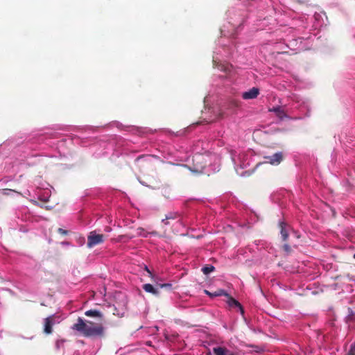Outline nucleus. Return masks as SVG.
Returning a JSON list of instances; mask_svg holds the SVG:
<instances>
[{"instance_id":"obj_4","label":"nucleus","mask_w":355,"mask_h":355,"mask_svg":"<svg viewBox=\"0 0 355 355\" xmlns=\"http://www.w3.org/2000/svg\"><path fill=\"white\" fill-rule=\"evenodd\" d=\"M266 159H268L267 162L270 163V164L277 165L282 160V155L281 153H277L272 156L266 157Z\"/></svg>"},{"instance_id":"obj_24","label":"nucleus","mask_w":355,"mask_h":355,"mask_svg":"<svg viewBox=\"0 0 355 355\" xmlns=\"http://www.w3.org/2000/svg\"><path fill=\"white\" fill-rule=\"evenodd\" d=\"M226 355H236V354H235L234 353L231 352H230V351H229V352L227 353V354H226Z\"/></svg>"},{"instance_id":"obj_22","label":"nucleus","mask_w":355,"mask_h":355,"mask_svg":"<svg viewBox=\"0 0 355 355\" xmlns=\"http://www.w3.org/2000/svg\"><path fill=\"white\" fill-rule=\"evenodd\" d=\"M124 311H125V309H123L121 313H114V314H117L118 315H120L121 317L124 315Z\"/></svg>"},{"instance_id":"obj_5","label":"nucleus","mask_w":355,"mask_h":355,"mask_svg":"<svg viewBox=\"0 0 355 355\" xmlns=\"http://www.w3.org/2000/svg\"><path fill=\"white\" fill-rule=\"evenodd\" d=\"M214 64L216 67L218 68V69L225 72H230L232 68V66L228 63H217L215 58H214Z\"/></svg>"},{"instance_id":"obj_17","label":"nucleus","mask_w":355,"mask_h":355,"mask_svg":"<svg viewBox=\"0 0 355 355\" xmlns=\"http://www.w3.org/2000/svg\"><path fill=\"white\" fill-rule=\"evenodd\" d=\"M208 158H209L208 156L197 155V156H196L195 160L197 162H204V161L206 162Z\"/></svg>"},{"instance_id":"obj_8","label":"nucleus","mask_w":355,"mask_h":355,"mask_svg":"<svg viewBox=\"0 0 355 355\" xmlns=\"http://www.w3.org/2000/svg\"><path fill=\"white\" fill-rule=\"evenodd\" d=\"M247 155L245 154H242L239 155V164L241 168H245L250 165V160L246 157Z\"/></svg>"},{"instance_id":"obj_2","label":"nucleus","mask_w":355,"mask_h":355,"mask_svg":"<svg viewBox=\"0 0 355 355\" xmlns=\"http://www.w3.org/2000/svg\"><path fill=\"white\" fill-rule=\"evenodd\" d=\"M103 241L104 236L103 234H97L95 231H93L88 236L87 245L89 248H92L103 243Z\"/></svg>"},{"instance_id":"obj_12","label":"nucleus","mask_w":355,"mask_h":355,"mask_svg":"<svg viewBox=\"0 0 355 355\" xmlns=\"http://www.w3.org/2000/svg\"><path fill=\"white\" fill-rule=\"evenodd\" d=\"M281 234L284 240H286L288 237V233L286 230V225L284 223H280Z\"/></svg>"},{"instance_id":"obj_23","label":"nucleus","mask_w":355,"mask_h":355,"mask_svg":"<svg viewBox=\"0 0 355 355\" xmlns=\"http://www.w3.org/2000/svg\"><path fill=\"white\" fill-rule=\"evenodd\" d=\"M58 231H59V232H60V233H61V234H67V231H66V230H62V229H61V228H59V229H58Z\"/></svg>"},{"instance_id":"obj_16","label":"nucleus","mask_w":355,"mask_h":355,"mask_svg":"<svg viewBox=\"0 0 355 355\" xmlns=\"http://www.w3.org/2000/svg\"><path fill=\"white\" fill-rule=\"evenodd\" d=\"M214 270V266H206L203 267L202 270L204 272V274L207 275L210 272H211Z\"/></svg>"},{"instance_id":"obj_14","label":"nucleus","mask_w":355,"mask_h":355,"mask_svg":"<svg viewBox=\"0 0 355 355\" xmlns=\"http://www.w3.org/2000/svg\"><path fill=\"white\" fill-rule=\"evenodd\" d=\"M228 304L231 306H235L239 307V309L242 311V307H241V304L234 299L230 298V300L228 301Z\"/></svg>"},{"instance_id":"obj_3","label":"nucleus","mask_w":355,"mask_h":355,"mask_svg":"<svg viewBox=\"0 0 355 355\" xmlns=\"http://www.w3.org/2000/svg\"><path fill=\"white\" fill-rule=\"evenodd\" d=\"M259 94V90L258 88L253 87L248 91L244 92L242 94V98L245 100L254 99L257 97Z\"/></svg>"},{"instance_id":"obj_26","label":"nucleus","mask_w":355,"mask_h":355,"mask_svg":"<svg viewBox=\"0 0 355 355\" xmlns=\"http://www.w3.org/2000/svg\"><path fill=\"white\" fill-rule=\"evenodd\" d=\"M168 286V284H162V285L161 286V287H164V286Z\"/></svg>"},{"instance_id":"obj_20","label":"nucleus","mask_w":355,"mask_h":355,"mask_svg":"<svg viewBox=\"0 0 355 355\" xmlns=\"http://www.w3.org/2000/svg\"><path fill=\"white\" fill-rule=\"evenodd\" d=\"M195 171L198 173H208L209 172L208 171H205L204 166H200V168L196 166V168Z\"/></svg>"},{"instance_id":"obj_11","label":"nucleus","mask_w":355,"mask_h":355,"mask_svg":"<svg viewBox=\"0 0 355 355\" xmlns=\"http://www.w3.org/2000/svg\"><path fill=\"white\" fill-rule=\"evenodd\" d=\"M143 288L146 292L150 293L153 294H157V291L150 284H146L143 286Z\"/></svg>"},{"instance_id":"obj_25","label":"nucleus","mask_w":355,"mask_h":355,"mask_svg":"<svg viewBox=\"0 0 355 355\" xmlns=\"http://www.w3.org/2000/svg\"><path fill=\"white\" fill-rule=\"evenodd\" d=\"M284 248L286 249V250H288V245H284Z\"/></svg>"},{"instance_id":"obj_28","label":"nucleus","mask_w":355,"mask_h":355,"mask_svg":"<svg viewBox=\"0 0 355 355\" xmlns=\"http://www.w3.org/2000/svg\"><path fill=\"white\" fill-rule=\"evenodd\" d=\"M354 258H355V253H354Z\"/></svg>"},{"instance_id":"obj_21","label":"nucleus","mask_w":355,"mask_h":355,"mask_svg":"<svg viewBox=\"0 0 355 355\" xmlns=\"http://www.w3.org/2000/svg\"><path fill=\"white\" fill-rule=\"evenodd\" d=\"M349 354V355H355V343L352 345Z\"/></svg>"},{"instance_id":"obj_9","label":"nucleus","mask_w":355,"mask_h":355,"mask_svg":"<svg viewBox=\"0 0 355 355\" xmlns=\"http://www.w3.org/2000/svg\"><path fill=\"white\" fill-rule=\"evenodd\" d=\"M214 354L215 355H226L229 350L223 347H217L213 349Z\"/></svg>"},{"instance_id":"obj_7","label":"nucleus","mask_w":355,"mask_h":355,"mask_svg":"<svg viewBox=\"0 0 355 355\" xmlns=\"http://www.w3.org/2000/svg\"><path fill=\"white\" fill-rule=\"evenodd\" d=\"M48 318H50V320L52 322L53 325L55 324H59L64 319V316L59 314H53L49 316Z\"/></svg>"},{"instance_id":"obj_13","label":"nucleus","mask_w":355,"mask_h":355,"mask_svg":"<svg viewBox=\"0 0 355 355\" xmlns=\"http://www.w3.org/2000/svg\"><path fill=\"white\" fill-rule=\"evenodd\" d=\"M205 293L211 297H216V296H221V295H226L225 292L223 290H218L214 293H210L208 291H205Z\"/></svg>"},{"instance_id":"obj_18","label":"nucleus","mask_w":355,"mask_h":355,"mask_svg":"<svg viewBox=\"0 0 355 355\" xmlns=\"http://www.w3.org/2000/svg\"><path fill=\"white\" fill-rule=\"evenodd\" d=\"M64 340L63 339H61V340H58L55 343V347L57 349H59L60 347H62L64 345Z\"/></svg>"},{"instance_id":"obj_19","label":"nucleus","mask_w":355,"mask_h":355,"mask_svg":"<svg viewBox=\"0 0 355 355\" xmlns=\"http://www.w3.org/2000/svg\"><path fill=\"white\" fill-rule=\"evenodd\" d=\"M176 218V214H170L167 215L166 216V218L163 219L162 221L164 222L166 220L173 219V218Z\"/></svg>"},{"instance_id":"obj_6","label":"nucleus","mask_w":355,"mask_h":355,"mask_svg":"<svg viewBox=\"0 0 355 355\" xmlns=\"http://www.w3.org/2000/svg\"><path fill=\"white\" fill-rule=\"evenodd\" d=\"M53 326L52 322L50 320V318L48 317L44 320V331L46 334H50L52 333V327Z\"/></svg>"},{"instance_id":"obj_15","label":"nucleus","mask_w":355,"mask_h":355,"mask_svg":"<svg viewBox=\"0 0 355 355\" xmlns=\"http://www.w3.org/2000/svg\"><path fill=\"white\" fill-rule=\"evenodd\" d=\"M274 111L276 112L277 116L279 117L281 119H284L286 116L283 110L281 107H277L274 109Z\"/></svg>"},{"instance_id":"obj_10","label":"nucleus","mask_w":355,"mask_h":355,"mask_svg":"<svg viewBox=\"0 0 355 355\" xmlns=\"http://www.w3.org/2000/svg\"><path fill=\"white\" fill-rule=\"evenodd\" d=\"M85 315L88 317H93V318H101L102 316V314L101 312L96 311V310H88L85 311Z\"/></svg>"},{"instance_id":"obj_27","label":"nucleus","mask_w":355,"mask_h":355,"mask_svg":"<svg viewBox=\"0 0 355 355\" xmlns=\"http://www.w3.org/2000/svg\"><path fill=\"white\" fill-rule=\"evenodd\" d=\"M216 170L218 171V166H216V168H214V171H216Z\"/></svg>"},{"instance_id":"obj_1","label":"nucleus","mask_w":355,"mask_h":355,"mask_svg":"<svg viewBox=\"0 0 355 355\" xmlns=\"http://www.w3.org/2000/svg\"><path fill=\"white\" fill-rule=\"evenodd\" d=\"M71 329L85 337L102 336L104 334V327L101 324H95L92 321L84 320L78 318Z\"/></svg>"}]
</instances>
